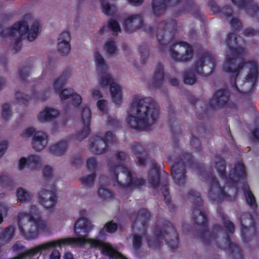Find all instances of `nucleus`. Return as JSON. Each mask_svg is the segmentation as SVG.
<instances>
[{"label": "nucleus", "mask_w": 259, "mask_h": 259, "mask_svg": "<svg viewBox=\"0 0 259 259\" xmlns=\"http://www.w3.org/2000/svg\"><path fill=\"white\" fill-rule=\"evenodd\" d=\"M177 31V22L175 19H167L157 24L156 32L159 52L163 53L166 51Z\"/></svg>", "instance_id": "9b49d317"}, {"label": "nucleus", "mask_w": 259, "mask_h": 259, "mask_svg": "<svg viewBox=\"0 0 259 259\" xmlns=\"http://www.w3.org/2000/svg\"><path fill=\"white\" fill-rule=\"evenodd\" d=\"M39 203L46 209L53 208L58 200L56 193L53 191L42 189L38 193Z\"/></svg>", "instance_id": "393cba45"}, {"label": "nucleus", "mask_w": 259, "mask_h": 259, "mask_svg": "<svg viewBox=\"0 0 259 259\" xmlns=\"http://www.w3.org/2000/svg\"><path fill=\"white\" fill-rule=\"evenodd\" d=\"M43 176L46 178H50L52 175V169L50 166H46L42 170Z\"/></svg>", "instance_id": "338daca9"}, {"label": "nucleus", "mask_w": 259, "mask_h": 259, "mask_svg": "<svg viewBox=\"0 0 259 259\" xmlns=\"http://www.w3.org/2000/svg\"><path fill=\"white\" fill-rule=\"evenodd\" d=\"M169 115L170 118L168 121L169 126L170 128V131L172 134L174 138H178L181 136V127H179L178 132L175 130V124L177 123V119L174 117V111L173 110H170L169 111Z\"/></svg>", "instance_id": "f704fd0d"}, {"label": "nucleus", "mask_w": 259, "mask_h": 259, "mask_svg": "<svg viewBox=\"0 0 259 259\" xmlns=\"http://www.w3.org/2000/svg\"><path fill=\"white\" fill-rule=\"evenodd\" d=\"M31 70V66H27L20 69L18 71V76L21 81H25L29 76Z\"/></svg>", "instance_id": "09e8293b"}, {"label": "nucleus", "mask_w": 259, "mask_h": 259, "mask_svg": "<svg viewBox=\"0 0 259 259\" xmlns=\"http://www.w3.org/2000/svg\"><path fill=\"white\" fill-rule=\"evenodd\" d=\"M147 159L148 155L146 153L143 155H139L137 157L138 164L140 166H145Z\"/></svg>", "instance_id": "e2e57ef3"}, {"label": "nucleus", "mask_w": 259, "mask_h": 259, "mask_svg": "<svg viewBox=\"0 0 259 259\" xmlns=\"http://www.w3.org/2000/svg\"><path fill=\"white\" fill-rule=\"evenodd\" d=\"M231 2L238 9L244 10L249 17H259V6L254 0H231Z\"/></svg>", "instance_id": "412c9836"}, {"label": "nucleus", "mask_w": 259, "mask_h": 259, "mask_svg": "<svg viewBox=\"0 0 259 259\" xmlns=\"http://www.w3.org/2000/svg\"><path fill=\"white\" fill-rule=\"evenodd\" d=\"M129 114L126 121L128 126L137 131H144L155 124L159 116V109L151 98H141L135 96L130 106Z\"/></svg>", "instance_id": "7ed1b4c3"}, {"label": "nucleus", "mask_w": 259, "mask_h": 259, "mask_svg": "<svg viewBox=\"0 0 259 259\" xmlns=\"http://www.w3.org/2000/svg\"><path fill=\"white\" fill-rule=\"evenodd\" d=\"M115 139L112 133L108 131L106 132L103 138L96 135L93 136L89 140L88 144L92 153L100 155L108 151V145L113 143Z\"/></svg>", "instance_id": "dca6fc26"}, {"label": "nucleus", "mask_w": 259, "mask_h": 259, "mask_svg": "<svg viewBox=\"0 0 259 259\" xmlns=\"http://www.w3.org/2000/svg\"><path fill=\"white\" fill-rule=\"evenodd\" d=\"M141 28L144 32L149 34H152L154 32L153 27L144 24L143 18L141 15H131L125 19L124 29L126 33H131L137 29Z\"/></svg>", "instance_id": "a211bd4d"}, {"label": "nucleus", "mask_w": 259, "mask_h": 259, "mask_svg": "<svg viewBox=\"0 0 259 259\" xmlns=\"http://www.w3.org/2000/svg\"><path fill=\"white\" fill-rule=\"evenodd\" d=\"M142 240L143 237L137 234L133 235V246L135 250L137 251L141 248Z\"/></svg>", "instance_id": "864d4df0"}, {"label": "nucleus", "mask_w": 259, "mask_h": 259, "mask_svg": "<svg viewBox=\"0 0 259 259\" xmlns=\"http://www.w3.org/2000/svg\"><path fill=\"white\" fill-rule=\"evenodd\" d=\"M161 190L162 195L164 197V201L166 205H171L172 210H174L175 207L174 205L171 203V198L169 194V188L168 185H163L162 186Z\"/></svg>", "instance_id": "79ce46f5"}, {"label": "nucleus", "mask_w": 259, "mask_h": 259, "mask_svg": "<svg viewBox=\"0 0 259 259\" xmlns=\"http://www.w3.org/2000/svg\"><path fill=\"white\" fill-rule=\"evenodd\" d=\"M92 229L90 221L85 218L78 219L74 226V231L77 237H68L47 242L31 248L34 256L41 254L56 247L70 246L82 247L85 244V236Z\"/></svg>", "instance_id": "39448f33"}, {"label": "nucleus", "mask_w": 259, "mask_h": 259, "mask_svg": "<svg viewBox=\"0 0 259 259\" xmlns=\"http://www.w3.org/2000/svg\"><path fill=\"white\" fill-rule=\"evenodd\" d=\"M154 229L155 238L146 236L148 246L153 249L160 248L163 241L170 247L172 252H175L178 248L179 237L177 231L172 223L164 219L157 220Z\"/></svg>", "instance_id": "0eeeda50"}, {"label": "nucleus", "mask_w": 259, "mask_h": 259, "mask_svg": "<svg viewBox=\"0 0 259 259\" xmlns=\"http://www.w3.org/2000/svg\"><path fill=\"white\" fill-rule=\"evenodd\" d=\"M140 56L142 58V64L145 65L148 60L149 54V48L148 46L145 44H142L139 48Z\"/></svg>", "instance_id": "a18cd8bd"}, {"label": "nucleus", "mask_w": 259, "mask_h": 259, "mask_svg": "<svg viewBox=\"0 0 259 259\" xmlns=\"http://www.w3.org/2000/svg\"><path fill=\"white\" fill-rule=\"evenodd\" d=\"M32 144L33 148L36 151H41L48 144L46 136L42 132H36L33 135Z\"/></svg>", "instance_id": "c756f323"}, {"label": "nucleus", "mask_w": 259, "mask_h": 259, "mask_svg": "<svg viewBox=\"0 0 259 259\" xmlns=\"http://www.w3.org/2000/svg\"><path fill=\"white\" fill-rule=\"evenodd\" d=\"M81 116L83 126L76 135V139L79 141L86 138L91 132V111L90 108L87 107H83Z\"/></svg>", "instance_id": "5701e85b"}, {"label": "nucleus", "mask_w": 259, "mask_h": 259, "mask_svg": "<svg viewBox=\"0 0 259 259\" xmlns=\"http://www.w3.org/2000/svg\"><path fill=\"white\" fill-rule=\"evenodd\" d=\"M41 214L37 207L31 206L29 212H19L17 225L21 236L26 240L36 239L41 232L46 231L47 226L41 219Z\"/></svg>", "instance_id": "423d86ee"}, {"label": "nucleus", "mask_w": 259, "mask_h": 259, "mask_svg": "<svg viewBox=\"0 0 259 259\" xmlns=\"http://www.w3.org/2000/svg\"><path fill=\"white\" fill-rule=\"evenodd\" d=\"M35 133V130L34 127H30L25 129L23 134H22V136L23 137H30Z\"/></svg>", "instance_id": "69168bd1"}, {"label": "nucleus", "mask_w": 259, "mask_h": 259, "mask_svg": "<svg viewBox=\"0 0 259 259\" xmlns=\"http://www.w3.org/2000/svg\"><path fill=\"white\" fill-rule=\"evenodd\" d=\"M70 34L67 31L62 32L59 36L57 49L62 56L67 55L71 50Z\"/></svg>", "instance_id": "a878e982"}, {"label": "nucleus", "mask_w": 259, "mask_h": 259, "mask_svg": "<svg viewBox=\"0 0 259 259\" xmlns=\"http://www.w3.org/2000/svg\"><path fill=\"white\" fill-rule=\"evenodd\" d=\"M237 37L233 33L227 34L225 44L232 56H226L223 65L224 72L231 74V87L240 94L251 95L259 77V66L255 61L245 62L241 56V48H238Z\"/></svg>", "instance_id": "f03ea898"}, {"label": "nucleus", "mask_w": 259, "mask_h": 259, "mask_svg": "<svg viewBox=\"0 0 259 259\" xmlns=\"http://www.w3.org/2000/svg\"><path fill=\"white\" fill-rule=\"evenodd\" d=\"M16 196L19 201L24 202L30 201L33 196L30 192L20 187L17 189Z\"/></svg>", "instance_id": "e433bc0d"}, {"label": "nucleus", "mask_w": 259, "mask_h": 259, "mask_svg": "<svg viewBox=\"0 0 259 259\" xmlns=\"http://www.w3.org/2000/svg\"><path fill=\"white\" fill-rule=\"evenodd\" d=\"M148 178L151 186L157 188L160 185V168L156 162H153L151 168L148 172Z\"/></svg>", "instance_id": "bb28decb"}, {"label": "nucleus", "mask_w": 259, "mask_h": 259, "mask_svg": "<svg viewBox=\"0 0 259 259\" xmlns=\"http://www.w3.org/2000/svg\"><path fill=\"white\" fill-rule=\"evenodd\" d=\"M131 148L132 153L136 155L139 156L146 153L143 147L137 142L133 143L131 145Z\"/></svg>", "instance_id": "3c124183"}, {"label": "nucleus", "mask_w": 259, "mask_h": 259, "mask_svg": "<svg viewBox=\"0 0 259 259\" xmlns=\"http://www.w3.org/2000/svg\"><path fill=\"white\" fill-rule=\"evenodd\" d=\"M118 228V225L117 223H114L113 221H109L106 223L104 228L100 230L99 235L102 236L105 235V233L107 232L110 234L115 233Z\"/></svg>", "instance_id": "58836bf2"}, {"label": "nucleus", "mask_w": 259, "mask_h": 259, "mask_svg": "<svg viewBox=\"0 0 259 259\" xmlns=\"http://www.w3.org/2000/svg\"><path fill=\"white\" fill-rule=\"evenodd\" d=\"M164 67L161 63H158L154 71L152 77V85L156 89H160L164 82Z\"/></svg>", "instance_id": "c85d7f7f"}, {"label": "nucleus", "mask_w": 259, "mask_h": 259, "mask_svg": "<svg viewBox=\"0 0 259 259\" xmlns=\"http://www.w3.org/2000/svg\"><path fill=\"white\" fill-rule=\"evenodd\" d=\"M216 66L215 56L205 51L198 55V60L194 64V71L202 76H207L214 71Z\"/></svg>", "instance_id": "4468645a"}, {"label": "nucleus", "mask_w": 259, "mask_h": 259, "mask_svg": "<svg viewBox=\"0 0 259 259\" xmlns=\"http://www.w3.org/2000/svg\"><path fill=\"white\" fill-rule=\"evenodd\" d=\"M230 98L229 90L227 88L217 90L209 102V105L212 108H223L229 104Z\"/></svg>", "instance_id": "aec40b11"}, {"label": "nucleus", "mask_w": 259, "mask_h": 259, "mask_svg": "<svg viewBox=\"0 0 259 259\" xmlns=\"http://www.w3.org/2000/svg\"><path fill=\"white\" fill-rule=\"evenodd\" d=\"M98 108L102 112L106 110V101L105 100H99L97 103Z\"/></svg>", "instance_id": "774afa93"}, {"label": "nucleus", "mask_w": 259, "mask_h": 259, "mask_svg": "<svg viewBox=\"0 0 259 259\" xmlns=\"http://www.w3.org/2000/svg\"><path fill=\"white\" fill-rule=\"evenodd\" d=\"M50 92L49 90L41 93L33 92L31 96L24 95L19 92H16L15 96L20 104L28 105L30 100L45 101L49 98Z\"/></svg>", "instance_id": "b1692460"}, {"label": "nucleus", "mask_w": 259, "mask_h": 259, "mask_svg": "<svg viewBox=\"0 0 259 259\" xmlns=\"http://www.w3.org/2000/svg\"><path fill=\"white\" fill-rule=\"evenodd\" d=\"M108 166L114 180L121 189L140 188L146 183L143 179L133 177L131 170L122 166L121 162L113 163L109 160Z\"/></svg>", "instance_id": "1a4fd4ad"}, {"label": "nucleus", "mask_w": 259, "mask_h": 259, "mask_svg": "<svg viewBox=\"0 0 259 259\" xmlns=\"http://www.w3.org/2000/svg\"><path fill=\"white\" fill-rule=\"evenodd\" d=\"M243 35L246 37L258 36L259 30H255L252 27H248L243 30Z\"/></svg>", "instance_id": "bf43d9fd"}, {"label": "nucleus", "mask_w": 259, "mask_h": 259, "mask_svg": "<svg viewBox=\"0 0 259 259\" xmlns=\"http://www.w3.org/2000/svg\"><path fill=\"white\" fill-rule=\"evenodd\" d=\"M89 243L90 245V246L92 248H102L106 247L104 246V243L97 238L93 239V238H85V244Z\"/></svg>", "instance_id": "de8ad7c7"}, {"label": "nucleus", "mask_w": 259, "mask_h": 259, "mask_svg": "<svg viewBox=\"0 0 259 259\" xmlns=\"http://www.w3.org/2000/svg\"><path fill=\"white\" fill-rule=\"evenodd\" d=\"M2 116L4 120H7L9 119L11 114L10 106L8 104H5L2 107Z\"/></svg>", "instance_id": "6e6d98bb"}, {"label": "nucleus", "mask_w": 259, "mask_h": 259, "mask_svg": "<svg viewBox=\"0 0 259 259\" xmlns=\"http://www.w3.org/2000/svg\"><path fill=\"white\" fill-rule=\"evenodd\" d=\"M233 10L232 8L229 6H225L223 8H220V11L219 13L221 14L226 17H230L232 16Z\"/></svg>", "instance_id": "052dcab7"}, {"label": "nucleus", "mask_w": 259, "mask_h": 259, "mask_svg": "<svg viewBox=\"0 0 259 259\" xmlns=\"http://www.w3.org/2000/svg\"><path fill=\"white\" fill-rule=\"evenodd\" d=\"M40 163V158L35 155H30L27 158L21 157L19 161V168L20 170L24 169L25 166L31 169H35Z\"/></svg>", "instance_id": "cd10ccee"}, {"label": "nucleus", "mask_w": 259, "mask_h": 259, "mask_svg": "<svg viewBox=\"0 0 259 259\" xmlns=\"http://www.w3.org/2000/svg\"><path fill=\"white\" fill-rule=\"evenodd\" d=\"M241 235L243 241L248 243L256 236V230L252 215L249 212H244L240 217Z\"/></svg>", "instance_id": "f3484780"}, {"label": "nucleus", "mask_w": 259, "mask_h": 259, "mask_svg": "<svg viewBox=\"0 0 259 259\" xmlns=\"http://www.w3.org/2000/svg\"><path fill=\"white\" fill-rule=\"evenodd\" d=\"M39 23L35 21L29 30V26L25 21H21L13 24L11 27L7 28L0 32V37L7 38L15 37L18 33L19 36L16 38L14 44L13 49L16 52L19 51L22 47V37L26 34L27 39L30 41L34 40L37 36L39 28Z\"/></svg>", "instance_id": "6e6552de"}, {"label": "nucleus", "mask_w": 259, "mask_h": 259, "mask_svg": "<svg viewBox=\"0 0 259 259\" xmlns=\"http://www.w3.org/2000/svg\"><path fill=\"white\" fill-rule=\"evenodd\" d=\"M95 58L98 71H106V65L104 59L99 52L97 51L95 53Z\"/></svg>", "instance_id": "a19ab883"}, {"label": "nucleus", "mask_w": 259, "mask_h": 259, "mask_svg": "<svg viewBox=\"0 0 259 259\" xmlns=\"http://www.w3.org/2000/svg\"><path fill=\"white\" fill-rule=\"evenodd\" d=\"M152 215L150 212L146 208H142L139 210L137 213L134 212L130 215L131 220H133L132 228L133 230L137 228L139 222L141 223V225L143 229V234L146 231V227L147 224L150 221Z\"/></svg>", "instance_id": "4be33fe9"}, {"label": "nucleus", "mask_w": 259, "mask_h": 259, "mask_svg": "<svg viewBox=\"0 0 259 259\" xmlns=\"http://www.w3.org/2000/svg\"><path fill=\"white\" fill-rule=\"evenodd\" d=\"M215 168L220 177L225 181V184L230 187L233 195L226 193L225 187L220 186L211 168L207 169L204 164L197 162L191 153L182 152L180 158L171 167V175L176 185L179 186H184L187 181L186 164L190 168L197 170L203 181L208 183V197L212 201L221 203L224 200L229 202L235 200L239 191L237 187L238 183L241 181H244L246 179L244 165L242 163H237L227 176L226 162L225 159L220 155H217L215 156Z\"/></svg>", "instance_id": "f257e3e1"}, {"label": "nucleus", "mask_w": 259, "mask_h": 259, "mask_svg": "<svg viewBox=\"0 0 259 259\" xmlns=\"http://www.w3.org/2000/svg\"><path fill=\"white\" fill-rule=\"evenodd\" d=\"M230 24L233 30L235 31L239 32L242 27V24L240 20L236 18H233L230 22Z\"/></svg>", "instance_id": "5fc2aeb1"}, {"label": "nucleus", "mask_w": 259, "mask_h": 259, "mask_svg": "<svg viewBox=\"0 0 259 259\" xmlns=\"http://www.w3.org/2000/svg\"><path fill=\"white\" fill-rule=\"evenodd\" d=\"M14 183L8 177L2 175L0 176V186L4 189H12L14 187Z\"/></svg>", "instance_id": "37998d69"}, {"label": "nucleus", "mask_w": 259, "mask_h": 259, "mask_svg": "<svg viewBox=\"0 0 259 259\" xmlns=\"http://www.w3.org/2000/svg\"><path fill=\"white\" fill-rule=\"evenodd\" d=\"M59 115L57 110L50 107H46L45 109L39 113L38 117V120L41 122L50 121L57 118Z\"/></svg>", "instance_id": "2f4dec72"}, {"label": "nucleus", "mask_w": 259, "mask_h": 259, "mask_svg": "<svg viewBox=\"0 0 259 259\" xmlns=\"http://www.w3.org/2000/svg\"><path fill=\"white\" fill-rule=\"evenodd\" d=\"M194 69H187L184 73V83L186 84L193 85L197 80Z\"/></svg>", "instance_id": "c9c22d12"}, {"label": "nucleus", "mask_w": 259, "mask_h": 259, "mask_svg": "<svg viewBox=\"0 0 259 259\" xmlns=\"http://www.w3.org/2000/svg\"><path fill=\"white\" fill-rule=\"evenodd\" d=\"M98 194L99 197L106 201L111 200L114 197V193L102 186L98 189Z\"/></svg>", "instance_id": "ea45409f"}, {"label": "nucleus", "mask_w": 259, "mask_h": 259, "mask_svg": "<svg viewBox=\"0 0 259 259\" xmlns=\"http://www.w3.org/2000/svg\"><path fill=\"white\" fill-rule=\"evenodd\" d=\"M87 162V168L89 170H95L97 166V160L94 157H91L86 161Z\"/></svg>", "instance_id": "13d9d810"}, {"label": "nucleus", "mask_w": 259, "mask_h": 259, "mask_svg": "<svg viewBox=\"0 0 259 259\" xmlns=\"http://www.w3.org/2000/svg\"><path fill=\"white\" fill-rule=\"evenodd\" d=\"M102 252L104 254L108 255L109 259H128L121 253L110 247H104Z\"/></svg>", "instance_id": "4c0bfd02"}, {"label": "nucleus", "mask_w": 259, "mask_h": 259, "mask_svg": "<svg viewBox=\"0 0 259 259\" xmlns=\"http://www.w3.org/2000/svg\"><path fill=\"white\" fill-rule=\"evenodd\" d=\"M182 4L180 12H186L194 10L192 15L196 19H200L202 18V13L199 8L195 4L193 0H152L151 7L153 13L156 17L161 15L162 12L166 11L170 6L172 7H178Z\"/></svg>", "instance_id": "9d476101"}, {"label": "nucleus", "mask_w": 259, "mask_h": 259, "mask_svg": "<svg viewBox=\"0 0 259 259\" xmlns=\"http://www.w3.org/2000/svg\"><path fill=\"white\" fill-rule=\"evenodd\" d=\"M15 231V227L10 225L0 234V243L2 244V246L12 240L14 237Z\"/></svg>", "instance_id": "72a5a7b5"}, {"label": "nucleus", "mask_w": 259, "mask_h": 259, "mask_svg": "<svg viewBox=\"0 0 259 259\" xmlns=\"http://www.w3.org/2000/svg\"><path fill=\"white\" fill-rule=\"evenodd\" d=\"M108 124L114 129H117L120 126V122L116 119L108 117Z\"/></svg>", "instance_id": "680f3d73"}, {"label": "nucleus", "mask_w": 259, "mask_h": 259, "mask_svg": "<svg viewBox=\"0 0 259 259\" xmlns=\"http://www.w3.org/2000/svg\"><path fill=\"white\" fill-rule=\"evenodd\" d=\"M106 71H101L102 76L100 84L102 87H106L110 85V92L112 102L116 105H120L122 103V93L119 85L112 81L111 76L106 74Z\"/></svg>", "instance_id": "6ab92c4d"}, {"label": "nucleus", "mask_w": 259, "mask_h": 259, "mask_svg": "<svg viewBox=\"0 0 259 259\" xmlns=\"http://www.w3.org/2000/svg\"><path fill=\"white\" fill-rule=\"evenodd\" d=\"M108 27L114 33H118L121 31L120 26L118 22L112 18L110 19L107 22Z\"/></svg>", "instance_id": "8fccbe9b"}, {"label": "nucleus", "mask_w": 259, "mask_h": 259, "mask_svg": "<svg viewBox=\"0 0 259 259\" xmlns=\"http://www.w3.org/2000/svg\"><path fill=\"white\" fill-rule=\"evenodd\" d=\"M208 7L211 9V10L214 13H219L220 11V7L213 1H210L208 3Z\"/></svg>", "instance_id": "0e129e2a"}, {"label": "nucleus", "mask_w": 259, "mask_h": 259, "mask_svg": "<svg viewBox=\"0 0 259 259\" xmlns=\"http://www.w3.org/2000/svg\"><path fill=\"white\" fill-rule=\"evenodd\" d=\"M69 74L70 72L69 71H64L62 74L53 83L54 89L56 93L59 94L61 100H64L71 98L72 105L77 107L81 103V97L75 93L72 89L62 90V88L66 84L69 77Z\"/></svg>", "instance_id": "f8f14e48"}, {"label": "nucleus", "mask_w": 259, "mask_h": 259, "mask_svg": "<svg viewBox=\"0 0 259 259\" xmlns=\"http://www.w3.org/2000/svg\"><path fill=\"white\" fill-rule=\"evenodd\" d=\"M242 190L243 191L244 196L247 204L251 209L255 210L257 206L255 197L250 191L249 186L246 182H244L243 183Z\"/></svg>", "instance_id": "7c9ffc66"}, {"label": "nucleus", "mask_w": 259, "mask_h": 259, "mask_svg": "<svg viewBox=\"0 0 259 259\" xmlns=\"http://www.w3.org/2000/svg\"><path fill=\"white\" fill-rule=\"evenodd\" d=\"M188 198L191 202L194 203L192 210L194 223L201 228L194 232V238L200 239L206 245H209L211 241H213L217 247L222 249L221 244L217 242V239L218 233L222 232L223 229L220 225L215 224L212 228V231H209L207 214L201 209L203 201L199 193L191 189L188 193Z\"/></svg>", "instance_id": "20e7f679"}, {"label": "nucleus", "mask_w": 259, "mask_h": 259, "mask_svg": "<svg viewBox=\"0 0 259 259\" xmlns=\"http://www.w3.org/2000/svg\"><path fill=\"white\" fill-rule=\"evenodd\" d=\"M169 55L173 60L179 62L190 61L194 55L192 46L186 41L176 40L169 50Z\"/></svg>", "instance_id": "ddd939ff"}, {"label": "nucleus", "mask_w": 259, "mask_h": 259, "mask_svg": "<svg viewBox=\"0 0 259 259\" xmlns=\"http://www.w3.org/2000/svg\"><path fill=\"white\" fill-rule=\"evenodd\" d=\"M68 149V144L65 141H60L50 147V153L55 156H60L65 154Z\"/></svg>", "instance_id": "473e14b6"}, {"label": "nucleus", "mask_w": 259, "mask_h": 259, "mask_svg": "<svg viewBox=\"0 0 259 259\" xmlns=\"http://www.w3.org/2000/svg\"><path fill=\"white\" fill-rule=\"evenodd\" d=\"M101 6L103 12L107 16H111V7L110 5L107 2L101 0Z\"/></svg>", "instance_id": "4d7b16f0"}, {"label": "nucleus", "mask_w": 259, "mask_h": 259, "mask_svg": "<svg viewBox=\"0 0 259 259\" xmlns=\"http://www.w3.org/2000/svg\"><path fill=\"white\" fill-rule=\"evenodd\" d=\"M221 220L227 231L225 239L227 243L230 253L232 255L233 259H244L243 251L232 241L230 237V235L233 234L235 231L234 224L229 220L226 214L223 213L221 215Z\"/></svg>", "instance_id": "2eb2a0df"}, {"label": "nucleus", "mask_w": 259, "mask_h": 259, "mask_svg": "<svg viewBox=\"0 0 259 259\" xmlns=\"http://www.w3.org/2000/svg\"><path fill=\"white\" fill-rule=\"evenodd\" d=\"M104 47L107 53L109 54H114L117 51L115 42L112 39L108 40L105 44Z\"/></svg>", "instance_id": "603ef678"}, {"label": "nucleus", "mask_w": 259, "mask_h": 259, "mask_svg": "<svg viewBox=\"0 0 259 259\" xmlns=\"http://www.w3.org/2000/svg\"><path fill=\"white\" fill-rule=\"evenodd\" d=\"M96 177V174L94 171L92 174L87 176L86 177H82L80 179V181L82 185L90 187L93 186L94 180Z\"/></svg>", "instance_id": "c03bdc74"}, {"label": "nucleus", "mask_w": 259, "mask_h": 259, "mask_svg": "<svg viewBox=\"0 0 259 259\" xmlns=\"http://www.w3.org/2000/svg\"><path fill=\"white\" fill-rule=\"evenodd\" d=\"M191 134L192 138L190 140V145L195 152H200L202 150L201 144L199 139L195 136L194 132L192 130L191 131Z\"/></svg>", "instance_id": "49530a36"}]
</instances>
